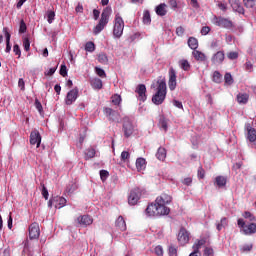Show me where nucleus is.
<instances>
[{"label":"nucleus","instance_id":"nucleus-1","mask_svg":"<svg viewBox=\"0 0 256 256\" xmlns=\"http://www.w3.org/2000/svg\"><path fill=\"white\" fill-rule=\"evenodd\" d=\"M173 197L168 193H162L158 196L154 203H150L145 209L147 217H161L163 215H169L171 209L167 205H171Z\"/></svg>","mask_w":256,"mask_h":256},{"label":"nucleus","instance_id":"nucleus-2","mask_svg":"<svg viewBox=\"0 0 256 256\" xmlns=\"http://www.w3.org/2000/svg\"><path fill=\"white\" fill-rule=\"evenodd\" d=\"M167 97V83L165 80L157 81L156 93L152 97V103L154 105H163Z\"/></svg>","mask_w":256,"mask_h":256},{"label":"nucleus","instance_id":"nucleus-3","mask_svg":"<svg viewBox=\"0 0 256 256\" xmlns=\"http://www.w3.org/2000/svg\"><path fill=\"white\" fill-rule=\"evenodd\" d=\"M109 17H111V8L106 7L101 14L98 24L94 27V35H99L105 29L107 23H109Z\"/></svg>","mask_w":256,"mask_h":256},{"label":"nucleus","instance_id":"nucleus-4","mask_svg":"<svg viewBox=\"0 0 256 256\" xmlns=\"http://www.w3.org/2000/svg\"><path fill=\"white\" fill-rule=\"evenodd\" d=\"M123 29H125V22L123 21V18L119 16V14H116L113 28V35L116 39H120V37L123 35Z\"/></svg>","mask_w":256,"mask_h":256},{"label":"nucleus","instance_id":"nucleus-5","mask_svg":"<svg viewBox=\"0 0 256 256\" xmlns=\"http://www.w3.org/2000/svg\"><path fill=\"white\" fill-rule=\"evenodd\" d=\"M122 131L124 133V137L129 139L133 133H135V126L129 117H124L122 121Z\"/></svg>","mask_w":256,"mask_h":256},{"label":"nucleus","instance_id":"nucleus-6","mask_svg":"<svg viewBox=\"0 0 256 256\" xmlns=\"http://www.w3.org/2000/svg\"><path fill=\"white\" fill-rule=\"evenodd\" d=\"M212 21L214 25L217 27H222L223 29H233L234 27L233 21L225 17L214 16Z\"/></svg>","mask_w":256,"mask_h":256},{"label":"nucleus","instance_id":"nucleus-7","mask_svg":"<svg viewBox=\"0 0 256 256\" xmlns=\"http://www.w3.org/2000/svg\"><path fill=\"white\" fill-rule=\"evenodd\" d=\"M141 195H143V191L140 188L132 189L128 196L129 205H137V203H139V199H141Z\"/></svg>","mask_w":256,"mask_h":256},{"label":"nucleus","instance_id":"nucleus-8","mask_svg":"<svg viewBox=\"0 0 256 256\" xmlns=\"http://www.w3.org/2000/svg\"><path fill=\"white\" fill-rule=\"evenodd\" d=\"M29 239H39V235H41V229L39 228V223L33 222L29 228Z\"/></svg>","mask_w":256,"mask_h":256},{"label":"nucleus","instance_id":"nucleus-9","mask_svg":"<svg viewBox=\"0 0 256 256\" xmlns=\"http://www.w3.org/2000/svg\"><path fill=\"white\" fill-rule=\"evenodd\" d=\"M168 87L170 91H175V89L177 88V73L175 72V69H173V67L169 69Z\"/></svg>","mask_w":256,"mask_h":256},{"label":"nucleus","instance_id":"nucleus-10","mask_svg":"<svg viewBox=\"0 0 256 256\" xmlns=\"http://www.w3.org/2000/svg\"><path fill=\"white\" fill-rule=\"evenodd\" d=\"M78 97H79V88H74L70 90L66 95V99H65L66 105H73V103L77 101Z\"/></svg>","mask_w":256,"mask_h":256},{"label":"nucleus","instance_id":"nucleus-11","mask_svg":"<svg viewBox=\"0 0 256 256\" xmlns=\"http://www.w3.org/2000/svg\"><path fill=\"white\" fill-rule=\"evenodd\" d=\"M178 242L180 245H187V243H189V232L184 227L179 230Z\"/></svg>","mask_w":256,"mask_h":256},{"label":"nucleus","instance_id":"nucleus-12","mask_svg":"<svg viewBox=\"0 0 256 256\" xmlns=\"http://www.w3.org/2000/svg\"><path fill=\"white\" fill-rule=\"evenodd\" d=\"M30 145H36L37 149L41 147V134L34 130L30 133Z\"/></svg>","mask_w":256,"mask_h":256},{"label":"nucleus","instance_id":"nucleus-13","mask_svg":"<svg viewBox=\"0 0 256 256\" xmlns=\"http://www.w3.org/2000/svg\"><path fill=\"white\" fill-rule=\"evenodd\" d=\"M228 3L231 5L233 11H236V13H240V15L245 14V8H243L241 0H228Z\"/></svg>","mask_w":256,"mask_h":256},{"label":"nucleus","instance_id":"nucleus-14","mask_svg":"<svg viewBox=\"0 0 256 256\" xmlns=\"http://www.w3.org/2000/svg\"><path fill=\"white\" fill-rule=\"evenodd\" d=\"M135 93L138 94L139 101H147V87L145 84H139L136 87Z\"/></svg>","mask_w":256,"mask_h":256},{"label":"nucleus","instance_id":"nucleus-15","mask_svg":"<svg viewBox=\"0 0 256 256\" xmlns=\"http://www.w3.org/2000/svg\"><path fill=\"white\" fill-rule=\"evenodd\" d=\"M77 221L79 225H82V227H87L89 225H93V218L89 215H83L77 218Z\"/></svg>","mask_w":256,"mask_h":256},{"label":"nucleus","instance_id":"nucleus-16","mask_svg":"<svg viewBox=\"0 0 256 256\" xmlns=\"http://www.w3.org/2000/svg\"><path fill=\"white\" fill-rule=\"evenodd\" d=\"M223 61H225V52L223 51H218L212 57V63H214L215 65H221Z\"/></svg>","mask_w":256,"mask_h":256},{"label":"nucleus","instance_id":"nucleus-17","mask_svg":"<svg viewBox=\"0 0 256 256\" xmlns=\"http://www.w3.org/2000/svg\"><path fill=\"white\" fill-rule=\"evenodd\" d=\"M104 113L110 121H117L119 118V113L111 108H105Z\"/></svg>","mask_w":256,"mask_h":256},{"label":"nucleus","instance_id":"nucleus-18","mask_svg":"<svg viewBox=\"0 0 256 256\" xmlns=\"http://www.w3.org/2000/svg\"><path fill=\"white\" fill-rule=\"evenodd\" d=\"M192 55H193L194 59L196 61H198L199 63H203V62L207 61V56L205 55V53H203L199 50H194L192 52Z\"/></svg>","mask_w":256,"mask_h":256},{"label":"nucleus","instance_id":"nucleus-19","mask_svg":"<svg viewBox=\"0 0 256 256\" xmlns=\"http://www.w3.org/2000/svg\"><path fill=\"white\" fill-rule=\"evenodd\" d=\"M237 102L239 105H247L249 103V94L247 93H239L236 96Z\"/></svg>","mask_w":256,"mask_h":256},{"label":"nucleus","instance_id":"nucleus-20","mask_svg":"<svg viewBox=\"0 0 256 256\" xmlns=\"http://www.w3.org/2000/svg\"><path fill=\"white\" fill-rule=\"evenodd\" d=\"M155 11L159 17H165L167 15V4L161 3L156 7Z\"/></svg>","mask_w":256,"mask_h":256},{"label":"nucleus","instance_id":"nucleus-21","mask_svg":"<svg viewBox=\"0 0 256 256\" xmlns=\"http://www.w3.org/2000/svg\"><path fill=\"white\" fill-rule=\"evenodd\" d=\"M244 235H253L256 233V223H250L243 229Z\"/></svg>","mask_w":256,"mask_h":256},{"label":"nucleus","instance_id":"nucleus-22","mask_svg":"<svg viewBox=\"0 0 256 256\" xmlns=\"http://www.w3.org/2000/svg\"><path fill=\"white\" fill-rule=\"evenodd\" d=\"M54 201H55V207H58V209H61L65 207V205H67V199L61 196L54 197Z\"/></svg>","mask_w":256,"mask_h":256},{"label":"nucleus","instance_id":"nucleus-23","mask_svg":"<svg viewBox=\"0 0 256 256\" xmlns=\"http://www.w3.org/2000/svg\"><path fill=\"white\" fill-rule=\"evenodd\" d=\"M90 85L94 89L101 90L103 89V81L99 78H93L90 80Z\"/></svg>","mask_w":256,"mask_h":256},{"label":"nucleus","instance_id":"nucleus-24","mask_svg":"<svg viewBox=\"0 0 256 256\" xmlns=\"http://www.w3.org/2000/svg\"><path fill=\"white\" fill-rule=\"evenodd\" d=\"M116 227L120 230V231H126L127 230V224L125 223V219L123 218V216H119L116 220Z\"/></svg>","mask_w":256,"mask_h":256},{"label":"nucleus","instance_id":"nucleus-25","mask_svg":"<svg viewBox=\"0 0 256 256\" xmlns=\"http://www.w3.org/2000/svg\"><path fill=\"white\" fill-rule=\"evenodd\" d=\"M188 47H190V49H193V51H196L199 47V40H197V38L195 37H190L188 39Z\"/></svg>","mask_w":256,"mask_h":256},{"label":"nucleus","instance_id":"nucleus-26","mask_svg":"<svg viewBox=\"0 0 256 256\" xmlns=\"http://www.w3.org/2000/svg\"><path fill=\"white\" fill-rule=\"evenodd\" d=\"M156 157L159 161H165V159L167 157V150H165V148H163V147L158 148Z\"/></svg>","mask_w":256,"mask_h":256},{"label":"nucleus","instance_id":"nucleus-27","mask_svg":"<svg viewBox=\"0 0 256 256\" xmlns=\"http://www.w3.org/2000/svg\"><path fill=\"white\" fill-rule=\"evenodd\" d=\"M215 184L219 188L225 187V185H227V177H225V176H217L215 178Z\"/></svg>","mask_w":256,"mask_h":256},{"label":"nucleus","instance_id":"nucleus-28","mask_svg":"<svg viewBox=\"0 0 256 256\" xmlns=\"http://www.w3.org/2000/svg\"><path fill=\"white\" fill-rule=\"evenodd\" d=\"M147 167L146 160L144 158H138L136 160L137 171H143Z\"/></svg>","mask_w":256,"mask_h":256},{"label":"nucleus","instance_id":"nucleus-29","mask_svg":"<svg viewBox=\"0 0 256 256\" xmlns=\"http://www.w3.org/2000/svg\"><path fill=\"white\" fill-rule=\"evenodd\" d=\"M247 139H248V141H250V143H255V141H256V129L255 128H248Z\"/></svg>","mask_w":256,"mask_h":256},{"label":"nucleus","instance_id":"nucleus-30","mask_svg":"<svg viewBox=\"0 0 256 256\" xmlns=\"http://www.w3.org/2000/svg\"><path fill=\"white\" fill-rule=\"evenodd\" d=\"M205 243H207V239H205V238L196 240L194 245L192 246V248L194 251H199V249H201V247H203V245H205Z\"/></svg>","mask_w":256,"mask_h":256},{"label":"nucleus","instance_id":"nucleus-31","mask_svg":"<svg viewBox=\"0 0 256 256\" xmlns=\"http://www.w3.org/2000/svg\"><path fill=\"white\" fill-rule=\"evenodd\" d=\"M227 225H229V221L227 220V218L223 217L220 222H218L216 224V229L217 231H221L222 229H225V227H227Z\"/></svg>","mask_w":256,"mask_h":256},{"label":"nucleus","instance_id":"nucleus-32","mask_svg":"<svg viewBox=\"0 0 256 256\" xmlns=\"http://www.w3.org/2000/svg\"><path fill=\"white\" fill-rule=\"evenodd\" d=\"M179 65L183 69V71H190L191 70V64L186 59L179 60Z\"/></svg>","mask_w":256,"mask_h":256},{"label":"nucleus","instance_id":"nucleus-33","mask_svg":"<svg viewBox=\"0 0 256 256\" xmlns=\"http://www.w3.org/2000/svg\"><path fill=\"white\" fill-rule=\"evenodd\" d=\"M46 19H47V22L51 25V23H53V21H55V11L47 10Z\"/></svg>","mask_w":256,"mask_h":256},{"label":"nucleus","instance_id":"nucleus-34","mask_svg":"<svg viewBox=\"0 0 256 256\" xmlns=\"http://www.w3.org/2000/svg\"><path fill=\"white\" fill-rule=\"evenodd\" d=\"M143 23L145 25L151 24V13L149 12V10H145L143 13Z\"/></svg>","mask_w":256,"mask_h":256},{"label":"nucleus","instance_id":"nucleus-35","mask_svg":"<svg viewBox=\"0 0 256 256\" xmlns=\"http://www.w3.org/2000/svg\"><path fill=\"white\" fill-rule=\"evenodd\" d=\"M98 61L102 65H107V63H109V58H107V54L100 53V54H98Z\"/></svg>","mask_w":256,"mask_h":256},{"label":"nucleus","instance_id":"nucleus-36","mask_svg":"<svg viewBox=\"0 0 256 256\" xmlns=\"http://www.w3.org/2000/svg\"><path fill=\"white\" fill-rule=\"evenodd\" d=\"M212 79L214 83H221L223 81V75L219 71H214Z\"/></svg>","mask_w":256,"mask_h":256},{"label":"nucleus","instance_id":"nucleus-37","mask_svg":"<svg viewBox=\"0 0 256 256\" xmlns=\"http://www.w3.org/2000/svg\"><path fill=\"white\" fill-rule=\"evenodd\" d=\"M95 150L94 148H88L86 149V152H85V158L86 159H93V157H95Z\"/></svg>","mask_w":256,"mask_h":256},{"label":"nucleus","instance_id":"nucleus-38","mask_svg":"<svg viewBox=\"0 0 256 256\" xmlns=\"http://www.w3.org/2000/svg\"><path fill=\"white\" fill-rule=\"evenodd\" d=\"M243 3L247 9H253L255 7L256 0H243Z\"/></svg>","mask_w":256,"mask_h":256},{"label":"nucleus","instance_id":"nucleus-39","mask_svg":"<svg viewBox=\"0 0 256 256\" xmlns=\"http://www.w3.org/2000/svg\"><path fill=\"white\" fill-rule=\"evenodd\" d=\"M85 51H88V53H93L95 51V43L93 42H87L85 45Z\"/></svg>","mask_w":256,"mask_h":256},{"label":"nucleus","instance_id":"nucleus-40","mask_svg":"<svg viewBox=\"0 0 256 256\" xmlns=\"http://www.w3.org/2000/svg\"><path fill=\"white\" fill-rule=\"evenodd\" d=\"M112 103L113 105H121V95L119 94H114L112 97Z\"/></svg>","mask_w":256,"mask_h":256},{"label":"nucleus","instance_id":"nucleus-41","mask_svg":"<svg viewBox=\"0 0 256 256\" xmlns=\"http://www.w3.org/2000/svg\"><path fill=\"white\" fill-rule=\"evenodd\" d=\"M224 81H225L226 85H233V76L231 75V73L225 74Z\"/></svg>","mask_w":256,"mask_h":256},{"label":"nucleus","instance_id":"nucleus-42","mask_svg":"<svg viewBox=\"0 0 256 256\" xmlns=\"http://www.w3.org/2000/svg\"><path fill=\"white\" fill-rule=\"evenodd\" d=\"M95 71H96V75H98V77H101L102 79H105V77H107L105 70H103L102 68L96 67Z\"/></svg>","mask_w":256,"mask_h":256},{"label":"nucleus","instance_id":"nucleus-43","mask_svg":"<svg viewBox=\"0 0 256 256\" xmlns=\"http://www.w3.org/2000/svg\"><path fill=\"white\" fill-rule=\"evenodd\" d=\"M129 157H131L129 151H123L121 153V161H123L124 163H127V161H129Z\"/></svg>","mask_w":256,"mask_h":256},{"label":"nucleus","instance_id":"nucleus-44","mask_svg":"<svg viewBox=\"0 0 256 256\" xmlns=\"http://www.w3.org/2000/svg\"><path fill=\"white\" fill-rule=\"evenodd\" d=\"M23 47L25 51H29L31 49V41L29 40V38L23 39Z\"/></svg>","mask_w":256,"mask_h":256},{"label":"nucleus","instance_id":"nucleus-45","mask_svg":"<svg viewBox=\"0 0 256 256\" xmlns=\"http://www.w3.org/2000/svg\"><path fill=\"white\" fill-rule=\"evenodd\" d=\"M108 177H109V171H107V170H101L100 171V179H101V181H103V182L107 181Z\"/></svg>","mask_w":256,"mask_h":256},{"label":"nucleus","instance_id":"nucleus-46","mask_svg":"<svg viewBox=\"0 0 256 256\" xmlns=\"http://www.w3.org/2000/svg\"><path fill=\"white\" fill-rule=\"evenodd\" d=\"M228 59H230V61H235V59H239V53L238 52H229L227 54Z\"/></svg>","mask_w":256,"mask_h":256},{"label":"nucleus","instance_id":"nucleus-47","mask_svg":"<svg viewBox=\"0 0 256 256\" xmlns=\"http://www.w3.org/2000/svg\"><path fill=\"white\" fill-rule=\"evenodd\" d=\"M204 256H215V251L211 247H206L204 249Z\"/></svg>","mask_w":256,"mask_h":256},{"label":"nucleus","instance_id":"nucleus-48","mask_svg":"<svg viewBox=\"0 0 256 256\" xmlns=\"http://www.w3.org/2000/svg\"><path fill=\"white\" fill-rule=\"evenodd\" d=\"M198 179H205V169H203V166H200L197 171Z\"/></svg>","mask_w":256,"mask_h":256},{"label":"nucleus","instance_id":"nucleus-49","mask_svg":"<svg viewBox=\"0 0 256 256\" xmlns=\"http://www.w3.org/2000/svg\"><path fill=\"white\" fill-rule=\"evenodd\" d=\"M245 71L248 73H251L253 71V63L251 61L247 60L246 63L244 64Z\"/></svg>","mask_w":256,"mask_h":256},{"label":"nucleus","instance_id":"nucleus-50","mask_svg":"<svg viewBox=\"0 0 256 256\" xmlns=\"http://www.w3.org/2000/svg\"><path fill=\"white\" fill-rule=\"evenodd\" d=\"M42 186V196L44 197V199H49V190H47V187H45V184H41Z\"/></svg>","mask_w":256,"mask_h":256},{"label":"nucleus","instance_id":"nucleus-51","mask_svg":"<svg viewBox=\"0 0 256 256\" xmlns=\"http://www.w3.org/2000/svg\"><path fill=\"white\" fill-rule=\"evenodd\" d=\"M169 256H177V247L171 245L168 248Z\"/></svg>","mask_w":256,"mask_h":256},{"label":"nucleus","instance_id":"nucleus-52","mask_svg":"<svg viewBox=\"0 0 256 256\" xmlns=\"http://www.w3.org/2000/svg\"><path fill=\"white\" fill-rule=\"evenodd\" d=\"M34 105H35L37 111H39V113H43V105L41 104L39 99H35Z\"/></svg>","mask_w":256,"mask_h":256},{"label":"nucleus","instance_id":"nucleus-53","mask_svg":"<svg viewBox=\"0 0 256 256\" xmlns=\"http://www.w3.org/2000/svg\"><path fill=\"white\" fill-rule=\"evenodd\" d=\"M154 252L157 256H163V246L158 245L154 248Z\"/></svg>","mask_w":256,"mask_h":256},{"label":"nucleus","instance_id":"nucleus-54","mask_svg":"<svg viewBox=\"0 0 256 256\" xmlns=\"http://www.w3.org/2000/svg\"><path fill=\"white\" fill-rule=\"evenodd\" d=\"M27 31V24H25L24 20L20 21L19 33H25Z\"/></svg>","mask_w":256,"mask_h":256},{"label":"nucleus","instance_id":"nucleus-55","mask_svg":"<svg viewBox=\"0 0 256 256\" xmlns=\"http://www.w3.org/2000/svg\"><path fill=\"white\" fill-rule=\"evenodd\" d=\"M243 217L244 219H249V221H255V216L249 211L244 212Z\"/></svg>","mask_w":256,"mask_h":256},{"label":"nucleus","instance_id":"nucleus-56","mask_svg":"<svg viewBox=\"0 0 256 256\" xmlns=\"http://www.w3.org/2000/svg\"><path fill=\"white\" fill-rule=\"evenodd\" d=\"M184 34H185V28H183V26H179L176 28V35L178 37H183Z\"/></svg>","mask_w":256,"mask_h":256},{"label":"nucleus","instance_id":"nucleus-57","mask_svg":"<svg viewBox=\"0 0 256 256\" xmlns=\"http://www.w3.org/2000/svg\"><path fill=\"white\" fill-rule=\"evenodd\" d=\"M60 75L62 77H67V66L65 64H62L60 67Z\"/></svg>","mask_w":256,"mask_h":256},{"label":"nucleus","instance_id":"nucleus-58","mask_svg":"<svg viewBox=\"0 0 256 256\" xmlns=\"http://www.w3.org/2000/svg\"><path fill=\"white\" fill-rule=\"evenodd\" d=\"M159 125L164 131H167V120L165 118L160 119Z\"/></svg>","mask_w":256,"mask_h":256},{"label":"nucleus","instance_id":"nucleus-59","mask_svg":"<svg viewBox=\"0 0 256 256\" xmlns=\"http://www.w3.org/2000/svg\"><path fill=\"white\" fill-rule=\"evenodd\" d=\"M13 52L15 55H18V57H21V48L19 47V44H14Z\"/></svg>","mask_w":256,"mask_h":256},{"label":"nucleus","instance_id":"nucleus-60","mask_svg":"<svg viewBox=\"0 0 256 256\" xmlns=\"http://www.w3.org/2000/svg\"><path fill=\"white\" fill-rule=\"evenodd\" d=\"M3 33L5 34L6 43H11V34L7 31V28H3Z\"/></svg>","mask_w":256,"mask_h":256},{"label":"nucleus","instance_id":"nucleus-61","mask_svg":"<svg viewBox=\"0 0 256 256\" xmlns=\"http://www.w3.org/2000/svg\"><path fill=\"white\" fill-rule=\"evenodd\" d=\"M210 32H211V27L209 26H204L201 29V35H209Z\"/></svg>","mask_w":256,"mask_h":256},{"label":"nucleus","instance_id":"nucleus-62","mask_svg":"<svg viewBox=\"0 0 256 256\" xmlns=\"http://www.w3.org/2000/svg\"><path fill=\"white\" fill-rule=\"evenodd\" d=\"M18 87L21 89V91H25V80H23V78L18 80Z\"/></svg>","mask_w":256,"mask_h":256},{"label":"nucleus","instance_id":"nucleus-63","mask_svg":"<svg viewBox=\"0 0 256 256\" xmlns=\"http://www.w3.org/2000/svg\"><path fill=\"white\" fill-rule=\"evenodd\" d=\"M182 183H183V185H187V187H189L191 185V183H193V179H191V177L184 178Z\"/></svg>","mask_w":256,"mask_h":256},{"label":"nucleus","instance_id":"nucleus-64","mask_svg":"<svg viewBox=\"0 0 256 256\" xmlns=\"http://www.w3.org/2000/svg\"><path fill=\"white\" fill-rule=\"evenodd\" d=\"M218 8H219L221 11H227V3H225V2H219V3H218Z\"/></svg>","mask_w":256,"mask_h":256}]
</instances>
